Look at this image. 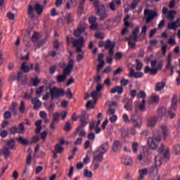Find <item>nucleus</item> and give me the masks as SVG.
I'll use <instances>...</instances> for the list:
<instances>
[{"mask_svg": "<svg viewBox=\"0 0 180 180\" xmlns=\"http://www.w3.org/2000/svg\"><path fill=\"white\" fill-rule=\"evenodd\" d=\"M108 143H104L94 152V158L91 164L94 171H96V169L101 167V162L103 161V155L105 153H106V151H108Z\"/></svg>", "mask_w": 180, "mask_h": 180, "instance_id": "nucleus-1", "label": "nucleus"}, {"mask_svg": "<svg viewBox=\"0 0 180 180\" xmlns=\"http://www.w3.org/2000/svg\"><path fill=\"white\" fill-rule=\"evenodd\" d=\"M102 88H103V86L101 84H98L96 86V91H94L91 94V98L94 99V102L89 101L86 105L87 109H94L95 108V104L96 103V101H98V98L102 95V93H101V91H102Z\"/></svg>", "mask_w": 180, "mask_h": 180, "instance_id": "nucleus-2", "label": "nucleus"}, {"mask_svg": "<svg viewBox=\"0 0 180 180\" xmlns=\"http://www.w3.org/2000/svg\"><path fill=\"white\" fill-rule=\"evenodd\" d=\"M67 41L68 44L72 43L73 47L76 48L77 53H81L82 51V47H85V39L82 37L78 39L67 37Z\"/></svg>", "mask_w": 180, "mask_h": 180, "instance_id": "nucleus-3", "label": "nucleus"}, {"mask_svg": "<svg viewBox=\"0 0 180 180\" xmlns=\"http://www.w3.org/2000/svg\"><path fill=\"white\" fill-rule=\"evenodd\" d=\"M94 6L96 7V15H97V16H99L100 20H105V19H106V18L109 16V14H108V12H106L105 6L101 4L99 1H94Z\"/></svg>", "mask_w": 180, "mask_h": 180, "instance_id": "nucleus-4", "label": "nucleus"}, {"mask_svg": "<svg viewBox=\"0 0 180 180\" xmlns=\"http://www.w3.org/2000/svg\"><path fill=\"white\" fill-rule=\"evenodd\" d=\"M74 68V60L70 59L68 62V65L63 70L64 75H60L57 77L58 82H64L67 79V75H70L71 70Z\"/></svg>", "mask_w": 180, "mask_h": 180, "instance_id": "nucleus-5", "label": "nucleus"}, {"mask_svg": "<svg viewBox=\"0 0 180 180\" xmlns=\"http://www.w3.org/2000/svg\"><path fill=\"white\" fill-rule=\"evenodd\" d=\"M34 11L37 13V15H41L43 13V11H44V6H41L39 4L37 3L34 5V8L29 5L28 6V16L33 19L34 18Z\"/></svg>", "mask_w": 180, "mask_h": 180, "instance_id": "nucleus-6", "label": "nucleus"}, {"mask_svg": "<svg viewBox=\"0 0 180 180\" xmlns=\"http://www.w3.org/2000/svg\"><path fill=\"white\" fill-rule=\"evenodd\" d=\"M165 112V108H160L158 110V116H155L149 118L148 120L147 126L148 127H154L155 124H157L158 120H160V119H162V116H164V112Z\"/></svg>", "mask_w": 180, "mask_h": 180, "instance_id": "nucleus-7", "label": "nucleus"}, {"mask_svg": "<svg viewBox=\"0 0 180 180\" xmlns=\"http://www.w3.org/2000/svg\"><path fill=\"white\" fill-rule=\"evenodd\" d=\"M155 165L150 168L149 174L150 175H158V167L162 165V158H161L160 155H157L155 158Z\"/></svg>", "mask_w": 180, "mask_h": 180, "instance_id": "nucleus-8", "label": "nucleus"}, {"mask_svg": "<svg viewBox=\"0 0 180 180\" xmlns=\"http://www.w3.org/2000/svg\"><path fill=\"white\" fill-rule=\"evenodd\" d=\"M144 15L146 18V23H150L154 18L158 16V13L153 10L145 9Z\"/></svg>", "mask_w": 180, "mask_h": 180, "instance_id": "nucleus-9", "label": "nucleus"}, {"mask_svg": "<svg viewBox=\"0 0 180 180\" xmlns=\"http://www.w3.org/2000/svg\"><path fill=\"white\" fill-rule=\"evenodd\" d=\"M50 95L51 99H54V98H60V96H64V90L53 87L50 90Z\"/></svg>", "mask_w": 180, "mask_h": 180, "instance_id": "nucleus-10", "label": "nucleus"}, {"mask_svg": "<svg viewBox=\"0 0 180 180\" xmlns=\"http://www.w3.org/2000/svg\"><path fill=\"white\" fill-rule=\"evenodd\" d=\"M131 123L135 127V129H140L143 126V120L141 118L136 117V115H132L131 116Z\"/></svg>", "mask_w": 180, "mask_h": 180, "instance_id": "nucleus-11", "label": "nucleus"}, {"mask_svg": "<svg viewBox=\"0 0 180 180\" xmlns=\"http://www.w3.org/2000/svg\"><path fill=\"white\" fill-rule=\"evenodd\" d=\"M166 68L171 70V75L174 74V70L176 68V65H172V53H169L167 56Z\"/></svg>", "mask_w": 180, "mask_h": 180, "instance_id": "nucleus-12", "label": "nucleus"}, {"mask_svg": "<svg viewBox=\"0 0 180 180\" xmlns=\"http://www.w3.org/2000/svg\"><path fill=\"white\" fill-rule=\"evenodd\" d=\"M84 32H85V24H82L74 31V35L76 37H79Z\"/></svg>", "mask_w": 180, "mask_h": 180, "instance_id": "nucleus-13", "label": "nucleus"}, {"mask_svg": "<svg viewBox=\"0 0 180 180\" xmlns=\"http://www.w3.org/2000/svg\"><path fill=\"white\" fill-rule=\"evenodd\" d=\"M103 54L99 53L98 57V65L97 66V72H99L103 67H105V61H103Z\"/></svg>", "mask_w": 180, "mask_h": 180, "instance_id": "nucleus-14", "label": "nucleus"}, {"mask_svg": "<svg viewBox=\"0 0 180 180\" xmlns=\"http://www.w3.org/2000/svg\"><path fill=\"white\" fill-rule=\"evenodd\" d=\"M179 26H180V18H178L176 20V22H169L167 27L169 30H176V29H178Z\"/></svg>", "mask_w": 180, "mask_h": 180, "instance_id": "nucleus-15", "label": "nucleus"}, {"mask_svg": "<svg viewBox=\"0 0 180 180\" xmlns=\"http://www.w3.org/2000/svg\"><path fill=\"white\" fill-rule=\"evenodd\" d=\"M160 129L163 134V139H167V137L169 136V129H168V127L167 124H163L160 126Z\"/></svg>", "mask_w": 180, "mask_h": 180, "instance_id": "nucleus-16", "label": "nucleus"}, {"mask_svg": "<svg viewBox=\"0 0 180 180\" xmlns=\"http://www.w3.org/2000/svg\"><path fill=\"white\" fill-rule=\"evenodd\" d=\"M162 151H164L163 153V157L164 158H169V148H164V145H161L160 147L158 148V152L159 153H162Z\"/></svg>", "mask_w": 180, "mask_h": 180, "instance_id": "nucleus-17", "label": "nucleus"}, {"mask_svg": "<svg viewBox=\"0 0 180 180\" xmlns=\"http://www.w3.org/2000/svg\"><path fill=\"white\" fill-rule=\"evenodd\" d=\"M129 19H130V15H127L124 19L125 27L121 32V34L122 35L126 34V32H127V28L129 27V26H130V22H129L128 21Z\"/></svg>", "mask_w": 180, "mask_h": 180, "instance_id": "nucleus-18", "label": "nucleus"}, {"mask_svg": "<svg viewBox=\"0 0 180 180\" xmlns=\"http://www.w3.org/2000/svg\"><path fill=\"white\" fill-rule=\"evenodd\" d=\"M148 146L149 148H151L152 150H155V148L158 147V143H157V142L154 140L153 138H148Z\"/></svg>", "mask_w": 180, "mask_h": 180, "instance_id": "nucleus-19", "label": "nucleus"}, {"mask_svg": "<svg viewBox=\"0 0 180 180\" xmlns=\"http://www.w3.org/2000/svg\"><path fill=\"white\" fill-rule=\"evenodd\" d=\"M115 5L116 6H120V5H122V1H120V0H112V1L110 3V11H112V12L116 11Z\"/></svg>", "mask_w": 180, "mask_h": 180, "instance_id": "nucleus-20", "label": "nucleus"}, {"mask_svg": "<svg viewBox=\"0 0 180 180\" xmlns=\"http://www.w3.org/2000/svg\"><path fill=\"white\" fill-rule=\"evenodd\" d=\"M148 174V169H147V168L139 169V176L138 178V180H143V179H144V177Z\"/></svg>", "mask_w": 180, "mask_h": 180, "instance_id": "nucleus-21", "label": "nucleus"}, {"mask_svg": "<svg viewBox=\"0 0 180 180\" xmlns=\"http://www.w3.org/2000/svg\"><path fill=\"white\" fill-rule=\"evenodd\" d=\"M122 164H124V165H127L128 167H130V165H133V160L129 156H124L122 158Z\"/></svg>", "mask_w": 180, "mask_h": 180, "instance_id": "nucleus-22", "label": "nucleus"}, {"mask_svg": "<svg viewBox=\"0 0 180 180\" xmlns=\"http://www.w3.org/2000/svg\"><path fill=\"white\" fill-rule=\"evenodd\" d=\"M17 79L18 81H21L22 85H25L27 82V77L26 75H23L22 72L18 73Z\"/></svg>", "mask_w": 180, "mask_h": 180, "instance_id": "nucleus-23", "label": "nucleus"}, {"mask_svg": "<svg viewBox=\"0 0 180 180\" xmlns=\"http://www.w3.org/2000/svg\"><path fill=\"white\" fill-rule=\"evenodd\" d=\"M146 154H147V147L142 146L141 150L139 155H138L139 161H143V160H144V158L146 157Z\"/></svg>", "mask_w": 180, "mask_h": 180, "instance_id": "nucleus-24", "label": "nucleus"}, {"mask_svg": "<svg viewBox=\"0 0 180 180\" xmlns=\"http://www.w3.org/2000/svg\"><path fill=\"white\" fill-rule=\"evenodd\" d=\"M122 148V143L119 141H114L112 145V150L114 153H119Z\"/></svg>", "mask_w": 180, "mask_h": 180, "instance_id": "nucleus-25", "label": "nucleus"}, {"mask_svg": "<svg viewBox=\"0 0 180 180\" xmlns=\"http://www.w3.org/2000/svg\"><path fill=\"white\" fill-rule=\"evenodd\" d=\"M80 124L81 127H79L77 129L79 131L80 129H82V127H85L86 124H88V122H86V117L85 116V114H83L80 116Z\"/></svg>", "mask_w": 180, "mask_h": 180, "instance_id": "nucleus-26", "label": "nucleus"}, {"mask_svg": "<svg viewBox=\"0 0 180 180\" xmlns=\"http://www.w3.org/2000/svg\"><path fill=\"white\" fill-rule=\"evenodd\" d=\"M140 32V27H136L134 30L132 31L131 35L129 37V39H132V40H137V34Z\"/></svg>", "mask_w": 180, "mask_h": 180, "instance_id": "nucleus-27", "label": "nucleus"}, {"mask_svg": "<svg viewBox=\"0 0 180 180\" xmlns=\"http://www.w3.org/2000/svg\"><path fill=\"white\" fill-rule=\"evenodd\" d=\"M32 103L34 105V109H39V108L41 106V102H40L37 98H32Z\"/></svg>", "mask_w": 180, "mask_h": 180, "instance_id": "nucleus-28", "label": "nucleus"}, {"mask_svg": "<svg viewBox=\"0 0 180 180\" xmlns=\"http://www.w3.org/2000/svg\"><path fill=\"white\" fill-rule=\"evenodd\" d=\"M116 92L119 94H123V87L117 86L110 90V94H116Z\"/></svg>", "mask_w": 180, "mask_h": 180, "instance_id": "nucleus-29", "label": "nucleus"}, {"mask_svg": "<svg viewBox=\"0 0 180 180\" xmlns=\"http://www.w3.org/2000/svg\"><path fill=\"white\" fill-rule=\"evenodd\" d=\"M124 108L127 109V110H131L133 109V99L127 100V102Z\"/></svg>", "mask_w": 180, "mask_h": 180, "instance_id": "nucleus-30", "label": "nucleus"}, {"mask_svg": "<svg viewBox=\"0 0 180 180\" xmlns=\"http://www.w3.org/2000/svg\"><path fill=\"white\" fill-rule=\"evenodd\" d=\"M39 117H41V119H43L45 123H49L50 122L49 118H47V113L44 111H41L39 112Z\"/></svg>", "mask_w": 180, "mask_h": 180, "instance_id": "nucleus-31", "label": "nucleus"}, {"mask_svg": "<svg viewBox=\"0 0 180 180\" xmlns=\"http://www.w3.org/2000/svg\"><path fill=\"white\" fill-rule=\"evenodd\" d=\"M15 141L13 139H11L10 141H7L6 142V146H7V148H8L9 150H13V148H15Z\"/></svg>", "mask_w": 180, "mask_h": 180, "instance_id": "nucleus-32", "label": "nucleus"}, {"mask_svg": "<svg viewBox=\"0 0 180 180\" xmlns=\"http://www.w3.org/2000/svg\"><path fill=\"white\" fill-rule=\"evenodd\" d=\"M175 15H176V11H169L167 14V19L169 20H173V19H175Z\"/></svg>", "mask_w": 180, "mask_h": 180, "instance_id": "nucleus-33", "label": "nucleus"}, {"mask_svg": "<svg viewBox=\"0 0 180 180\" xmlns=\"http://www.w3.org/2000/svg\"><path fill=\"white\" fill-rule=\"evenodd\" d=\"M163 88H165V82L162 81L156 84L157 91H162Z\"/></svg>", "mask_w": 180, "mask_h": 180, "instance_id": "nucleus-34", "label": "nucleus"}, {"mask_svg": "<svg viewBox=\"0 0 180 180\" xmlns=\"http://www.w3.org/2000/svg\"><path fill=\"white\" fill-rule=\"evenodd\" d=\"M176 103H178V96L174 95L172 98V108H176Z\"/></svg>", "mask_w": 180, "mask_h": 180, "instance_id": "nucleus-35", "label": "nucleus"}, {"mask_svg": "<svg viewBox=\"0 0 180 180\" xmlns=\"http://www.w3.org/2000/svg\"><path fill=\"white\" fill-rule=\"evenodd\" d=\"M35 124L37 126L36 128V133L37 134H39L40 131H41V120H38L35 122Z\"/></svg>", "mask_w": 180, "mask_h": 180, "instance_id": "nucleus-36", "label": "nucleus"}, {"mask_svg": "<svg viewBox=\"0 0 180 180\" xmlns=\"http://www.w3.org/2000/svg\"><path fill=\"white\" fill-rule=\"evenodd\" d=\"M138 108L141 112L146 110V100L142 99V101L140 104L138 105Z\"/></svg>", "mask_w": 180, "mask_h": 180, "instance_id": "nucleus-37", "label": "nucleus"}, {"mask_svg": "<svg viewBox=\"0 0 180 180\" xmlns=\"http://www.w3.org/2000/svg\"><path fill=\"white\" fill-rule=\"evenodd\" d=\"M83 175L85 178H92V176H94V174H92V172L86 169L84 170Z\"/></svg>", "mask_w": 180, "mask_h": 180, "instance_id": "nucleus-38", "label": "nucleus"}, {"mask_svg": "<svg viewBox=\"0 0 180 180\" xmlns=\"http://www.w3.org/2000/svg\"><path fill=\"white\" fill-rule=\"evenodd\" d=\"M161 68H162V65H160L159 67L152 68L150 70L151 75H155V74H157V72H158V70H161Z\"/></svg>", "mask_w": 180, "mask_h": 180, "instance_id": "nucleus-39", "label": "nucleus"}, {"mask_svg": "<svg viewBox=\"0 0 180 180\" xmlns=\"http://www.w3.org/2000/svg\"><path fill=\"white\" fill-rule=\"evenodd\" d=\"M122 120L124 122L127 124H129V123H131V119H129V115L127 114H124L122 116Z\"/></svg>", "mask_w": 180, "mask_h": 180, "instance_id": "nucleus-40", "label": "nucleus"}, {"mask_svg": "<svg viewBox=\"0 0 180 180\" xmlns=\"http://www.w3.org/2000/svg\"><path fill=\"white\" fill-rule=\"evenodd\" d=\"M55 150H56V152H57L58 154H60V153H63L64 148H63L60 143H58L55 146Z\"/></svg>", "mask_w": 180, "mask_h": 180, "instance_id": "nucleus-41", "label": "nucleus"}, {"mask_svg": "<svg viewBox=\"0 0 180 180\" xmlns=\"http://www.w3.org/2000/svg\"><path fill=\"white\" fill-rule=\"evenodd\" d=\"M136 41H137V40L129 38V46L131 49H134V47H136Z\"/></svg>", "mask_w": 180, "mask_h": 180, "instance_id": "nucleus-42", "label": "nucleus"}, {"mask_svg": "<svg viewBox=\"0 0 180 180\" xmlns=\"http://www.w3.org/2000/svg\"><path fill=\"white\" fill-rule=\"evenodd\" d=\"M21 70L24 72H29V71H30V69L29 68V66H27V65H26V63H23L21 65Z\"/></svg>", "mask_w": 180, "mask_h": 180, "instance_id": "nucleus-43", "label": "nucleus"}, {"mask_svg": "<svg viewBox=\"0 0 180 180\" xmlns=\"http://www.w3.org/2000/svg\"><path fill=\"white\" fill-rule=\"evenodd\" d=\"M18 131L20 134H23L25 133V125L23 124V123H20L19 124Z\"/></svg>", "mask_w": 180, "mask_h": 180, "instance_id": "nucleus-44", "label": "nucleus"}, {"mask_svg": "<svg viewBox=\"0 0 180 180\" xmlns=\"http://www.w3.org/2000/svg\"><path fill=\"white\" fill-rule=\"evenodd\" d=\"M174 153L176 155H179L180 154V145L176 144L174 146Z\"/></svg>", "mask_w": 180, "mask_h": 180, "instance_id": "nucleus-45", "label": "nucleus"}, {"mask_svg": "<svg viewBox=\"0 0 180 180\" xmlns=\"http://www.w3.org/2000/svg\"><path fill=\"white\" fill-rule=\"evenodd\" d=\"M139 150V143L137 142H133L132 143V150L134 153H137V151Z\"/></svg>", "mask_w": 180, "mask_h": 180, "instance_id": "nucleus-46", "label": "nucleus"}, {"mask_svg": "<svg viewBox=\"0 0 180 180\" xmlns=\"http://www.w3.org/2000/svg\"><path fill=\"white\" fill-rule=\"evenodd\" d=\"M105 49H113L115 47V44H112V41H107L105 42Z\"/></svg>", "mask_w": 180, "mask_h": 180, "instance_id": "nucleus-47", "label": "nucleus"}, {"mask_svg": "<svg viewBox=\"0 0 180 180\" xmlns=\"http://www.w3.org/2000/svg\"><path fill=\"white\" fill-rule=\"evenodd\" d=\"M17 141H19V143H21L22 146H26V144H27V140L23 139L22 136L17 138Z\"/></svg>", "mask_w": 180, "mask_h": 180, "instance_id": "nucleus-48", "label": "nucleus"}, {"mask_svg": "<svg viewBox=\"0 0 180 180\" xmlns=\"http://www.w3.org/2000/svg\"><path fill=\"white\" fill-rule=\"evenodd\" d=\"M141 0H133L131 4V9H136L137 8V5H139V3Z\"/></svg>", "mask_w": 180, "mask_h": 180, "instance_id": "nucleus-49", "label": "nucleus"}, {"mask_svg": "<svg viewBox=\"0 0 180 180\" xmlns=\"http://www.w3.org/2000/svg\"><path fill=\"white\" fill-rule=\"evenodd\" d=\"M2 153L5 155L6 158H8V157H9V155L11 154L8 148H4Z\"/></svg>", "mask_w": 180, "mask_h": 180, "instance_id": "nucleus-50", "label": "nucleus"}, {"mask_svg": "<svg viewBox=\"0 0 180 180\" xmlns=\"http://www.w3.org/2000/svg\"><path fill=\"white\" fill-rule=\"evenodd\" d=\"M159 101L160 96H152L150 98V102H152V103H157L158 102H159Z\"/></svg>", "mask_w": 180, "mask_h": 180, "instance_id": "nucleus-51", "label": "nucleus"}, {"mask_svg": "<svg viewBox=\"0 0 180 180\" xmlns=\"http://www.w3.org/2000/svg\"><path fill=\"white\" fill-rule=\"evenodd\" d=\"M115 112L116 110H115V108L110 107L108 110L107 111V115L108 116H112L115 115Z\"/></svg>", "mask_w": 180, "mask_h": 180, "instance_id": "nucleus-52", "label": "nucleus"}, {"mask_svg": "<svg viewBox=\"0 0 180 180\" xmlns=\"http://www.w3.org/2000/svg\"><path fill=\"white\" fill-rule=\"evenodd\" d=\"M136 68L137 71H140V70H141V68H143V63L139 59L136 60Z\"/></svg>", "mask_w": 180, "mask_h": 180, "instance_id": "nucleus-53", "label": "nucleus"}, {"mask_svg": "<svg viewBox=\"0 0 180 180\" xmlns=\"http://www.w3.org/2000/svg\"><path fill=\"white\" fill-rule=\"evenodd\" d=\"M65 19L68 22V23H72V14L71 13H68L67 14V15L65 16Z\"/></svg>", "mask_w": 180, "mask_h": 180, "instance_id": "nucleus-54", "label": "nucleus"}, {"mask_svg": "<svg viewBox=\"0 0 180 180\" xmlns=\"http://www.w3.org/2000/svg\"><path fill=\"white\" fill-rule=\"evenodd\" d=\"M110 123H116L117 122V115H110Z\"/></svg>", "mask_w": 180, "mask_h": 180, "instance_id": "nucleus-55", "label": "nucleus"}, {"mask_svg": "<svg viewBox=\"0 0 180 180\" xmlns=\"http://www.w3.org/2000/svg\"><path fill=\"white\" fill-rule=\"evenodd\" d=\"M147 95L146 94V92L144 91H140L139 94L137 95L138 99L142 98V99H146V97Z\"/></svg>", "mask_w": 180, "mask_h": 180, "instance_id": "nucleus-56", "label": "nucleus"}, {"mask_svg": "<svg viewBox=\"0 0 180 180\" xmlns=\"http://www.w3.org/2000/svg\"><path fill=\"white\" fill-rule=\"evenodd\" d=\"M32 82L33 86H37V85H39V84H40V79H37V77H36L34 79H32Z\"/></svg>", "mask_w": 180, "mask_h": 180, "instance_id": "nucleus-57", "label": "nucleus"}, {"mask_svg": "<svg viewBox=\"0 0 180 180\" xmlns=\"http://www.w3.org/2000/svg\"><path fill=\"white\" fill-rule=\"evenodd\" d=\"M60 120V114L58 112H56L53 115V122H55L56 123H58V121Z\"/></svg>", "mask_w": 180, "mask_h": 180, "instance_id": "nucleus-58", "label": "nucleus"}, {"mask_svg": "<svg viewBox=\"0 0 180 180\" xmlns=\"http://www.w3.org/2000/svg\"><path fill=\"white\" fill-rule=\"evenodd\" d=\"M32 40L33 43H35V41H37L39 40V33L34 32L32 35Z\"/></svg>", "mask_w": 180, "mask_h": 180, "instance_id": "nucleus-59", "label": "nucleus"}, {"mask_svg": "<svg viewBox=\"0 0 180 180\" xmlns=\"http://www.w3.org/2000/svg\"><path fill=\"white\" fill-rule=\"evenodd\" d=\"M129 81L127 79H122L120 81L121 86H126L129 84Z\"/></svg>", "mask_w": 180, "mask_h": 180, "instance_id": "nucleus-60", "label": "nucleus"}, {"mask_svg": "<svg viewBox=\"0 0 180 180\" xmlns=\"http://www.w3.org/2000/svg\"><path fill=\"white\" fill-rule=\"evenodd\" d=\"M43 89H44V86H43L38 88L36 91V94L38 95V96H40L41 94V92H43Z\"/></svg>", "mask_w": 180, "mask_h": 180, "instance_id": "nucleus-61", "label": "nucleus"}, {"mask_svg": "<svg viewBox=\"0 0 180 180\" xmlns=\"http://www.w3.org/2000/svg\"><path fill=\"white\" fill-rule=\"evenodd\" d=\"M19 110H20V113H25V103H24V101L21 102Z\"/></svg>", "mask_w": 180, "mask_h": 180, "instance_id": "nucleus-62", "label": "nucleus"}, {"mask_svg": "<svg viewBox=\"0 0 180 180\" xmlns=\"http://www.w3.org/2000/svg\"><path fill=\"white\" fill-rule=\"evenodd\" d=\"M26 164L27 165H30L32 164V154H29L27 159H26Z\"/></svg>", "mask_w": 180, "mask_h": 180, "instance_id": "nucleus-63", "label": "nucleus"}, {"mask_svg": "<svg viewBox=\"0 0 180 180\" xmlns=\"http://www.w3.org/2000/svg\"><path fill=\"white\" fill-rule=\"evenodd\" d=\"M95 37L96 39H104L105 37L103 36V34L101 33V32H96L95 34Z\"/></svg>", "mask_w": 180, "mask_h": 180, "instance_id": "nucleus-64", "label": "nucleus"}]
</instances>
